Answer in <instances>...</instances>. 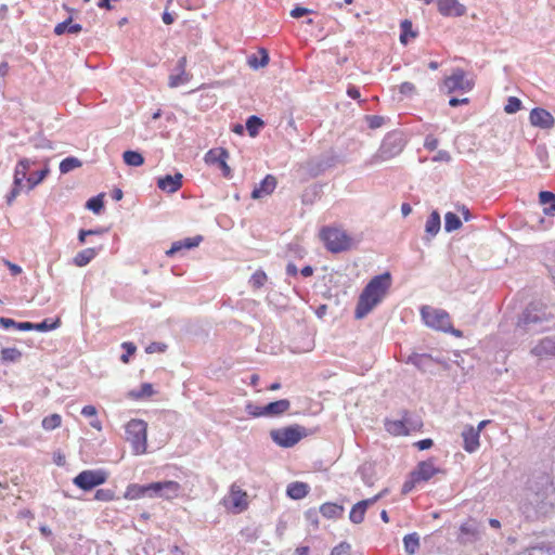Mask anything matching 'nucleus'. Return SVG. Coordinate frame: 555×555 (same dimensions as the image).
I'll return each mask as SVG.
<instances>
[{
	"label": "nucleus",
	"instance_id": "nucleus-1",
	"mask_svg": "<svg viewBox=\"0 0 555 555\" xmlns=\"http://www.w3.org/2000/svg\"><path fill=\"white\" fill-rule=\"evenodd\" d=\"M555 492L547 475L541 474L529 479L524 489L519 508L527 519L545 516L553 507Z\"/></svg>",
	"mask_w": 555,
	"mask_h": 555
},
{
	"label": "nucleus",
	"instance_id": "nucleus-2",
	"mask_svg": "<svg viewBox=\"0 0 555 555\" xmlns=\"http://www.w3.org/2000/svg\"><path fill=\"white\" fill-rule=\"evenodd\" d=\"M391 286L389 272L374 276L362 291L354 311L356 319H363L385 298Z\"/></svg>",
	"mask_w": 555,
	"mask_h": 555
},
{
	"label": "nucleus",
	"instance_id": "nucleus-3",
	"mask_svg": "<svg viewBox=\"0 0 555 555\" xmlns=\"http://www.w3.org/2000/svg\"><path fill=\"white\" fill-rule=\"evenodd\" d=\"M552 319L551 312L542 302H531L521 313L517 322V328L526 333L543 331V323Z\"/></svg>",
	"mask_w": 555,
	"mask_h": 555
},
{
	"label": "nucleus",
	"instance_id": "nucleus-4",
	"mask_svg": "<svg viewBox=\"0 0 555 555\" xmlns=\"http://www.w3.org/2000/svg\"><path fill=\"white\" fill-rule=\"evenodd\" d=\"M404 147V140L399 133H389L383 140L378 151L366 162V166H375L399 155Z\"/></svg>",
	"mask_w": 555,
	"mask_h": 555
},
{
	"label": "nucleus",
	"instance_id": "nucleus-5",
	"mask_svg": "<svg viewBox=\"0 0 555 555\" xmlns=\"http://www.w3.org/2000/svg\"><path fill=\"white\" fill-rule=\"evenodd\" d=\"M421 315L427 326L462 337V332L452 327L450 315L447 311L424 306L421 309Z\"/></svg>",
	"mask_w": 555,
	"mask_h": 555
},
{
	"label": "nucleus",
	"instance_id": "nucleus-6",
	"mask_svg": "<svg viewBox=\"0 0 555 555\" xmlns=\"http://www.w3.org/2000/svg\"><path fill=\"white\" fill-rule=\"evenodd\" d=\"M308 430L300 425H293L272 429L270 431L271 439L282 448H292L307 436Z\"/></svg>",
	"mask_w": 555,
	"mask_h": 555
},
{
	"label": "nucleus",
	"instance_id": "nucleus-7",
	"mask_svg": "<svg viewBox=\"0 0 555 555\" xmlns=\"http://www.w3.org/2000/svg\"><path fill=\"white\" fill-rule=\"evenodd\" d=\"M126 439L133 448L135 454L146 450V424L140 420H131L126 425Z\"/></svg>",
	"mask_w": 555,
	"mask_h": 555
},
{
	"label": "nucleus",
	"instance_id": "nucleus-8",
	"mask_svg": "<svg viewBox=\"0 0 555 555\" xmlns=\"http://www.w3.org/2000/svg\"><path fill=\"white\" fill-rule=\"evenodd\" d=\"M321 237L327 249L332 253H340L349 249L351 246V238L345 231L339 229H324Z\"/></svg>",
	"mask_w": 555,
	"mask_h": 555
},
{
	"label": "nucleus",
	"instance_id": "nucleus-9",
	"mask_svg": "<svg viewBox=\"0 0 555 555\" xmlns=\"http://www.w3.org/2000/svg\"><path fill=\"white\" fill-rule=\"evenodd\" d=\"M35 164V160L26 157H23L18 160L14 170L13 188L7 196V203L9 205H11L13 201L20 195L22 189L24 188V180L27 181V172L30 169V167Z\"/></svg>",
	"mask_w": 555,
	"mask_h": 555
},
{
	"label": "nucleus",
	"instance_id": "nucleus-10",
	"mask_svg": "<svg viewBox=\"0 0 555 555\" xmlns=\"http://www.w3.org/2000/svg\"><path fill=\"white\" fill-rule=\"evenodd\" d=\"M107 479V474L102 469H87L79 473L73 480L74 485L83 491L103 485Z\"/></svg>",
	"mask_w": 555,
	"mask_h": 555
},
{
	"label": "nucleus",
	"instance_id": "nucleus-11",
	"mask_svg": "<svg viewBox=\"0 0 555 555\" xmlns=\"http://www.w3.org/2000/svg\"><path fill=\"white\" fill-rule=\"evenodd\" d=\"M132 491H135L134 494L131 495V498L135 496H165L167 499L171 498V494L173 493V482L172 481H165V482H152L147 486H138L132 489Z\"/></svg>",
	"mask_w": 555,
	"mask_h": 555
},
{
	"label": "nucleus",
	"instance_id": "nucleus-12",
	"mask_svg": "<svg viewBox=\"0 0 555 555\" xmlns=\"http://www.w3.org/2000/svg\"><path fill=\"white\" fill-rule=\"evenodd\" d=\"M530 353L540 361L555 359V336H547L540 339L531 348Z\"/></svg>",
	"mask_w": 555,
	"mask_h": 555
},
{
	"label": "nucleus",
	"instance_id": "nucleus-13",
	"mask_svg": "<svg viewBox=\"0 0 555 555\" xmlns=\"http://www.w3.org/2000/svg\"><path fill=\"white\" fill-rule=\"evenodd\" d=\"M449 93L454 91H469L473 83L466 78L464 70L455 69L453 74L444 79L443 82Z\"/></svg>",
	"mask_w": 555,
	"mask_h": 555
},
{
	"label": "nucleus",
	"instance_id": "nucleus-14",
	"mask_svg": "<svg viewBox=\"0 0 555 555\" xmlns=\"http://www.w3.org/2000/svg\"><path fill=\"white\" fill-rule=\"evenodd\" d=\"M529 121L531 126L542 130H550L555 125V118L553 115L548 111L541 107L531 109L529 114Z\"/></svg>",
	"mask_w": 555,
	"mask_h": 555
},
{
	"label": "nucleus",
	"instance_id": "nucleus-15",
	"mask_svg": "<svg viewBox=\"0 0 555 555\" xmlns=\"http://www.w3.org/2000/svg\"><path fill=\"white\" fill-rule=\"evenodd\" d=\"M441 470L435 466L433 460L421 462L412 473L413 481H427Z\"/></svg>",
	"mask_w": 555,
	"mask_h": 555
},
{
	"label": "nucleus",
	"instance_id": "nucleus-16",
	"mask_svg": "<svg viewBox=\"0 0 555 555\" xmlns=\"http://www.w3.org/2000/svg\"><path fill=\"white\" fill-rule=\"evenodd\" d=\"M438 1V11L443 16H463L466 13V8L464 4L460 3L457 0H437Z\"/></svg>",
	"mask_w": 555,
	"mask_h": 555
},
{
	"label": "nucleus",
	"instance_id": "nucleus-17",
	"mask_svg": "<svg viewBox=\"0 0 555 555\" xmlns=\"http://www.w3.org/2000/svg\"><path fill=\"white\" fill-rule=\"evenodd\" d=\"M225 504L237 512L243 511L247 506L246 493L233 485L229 496L225 499Z\"/></svg>",
	"mask_w": 555,
	"mask_h": 555
},
{
	"label": "nucleus",
	"instance_id": "nucleus-18",
	"mask_svg": "<svg viewBox=\"0 0 555 555\" xmlns=\"http://www.w3.org/2000/svg\"><path fill=\"white\" fill-rule=\"evenodd\" d=\"M406 363L413 364L422 372H428L433 369L435 362H437L431 356L426 353H412L405 360Z\"/></svg>",
	"mask_w": 555,
	"mask_h": 555
},
{
	"label": "nucleus",
	"instance_id": "nucleus-19",
	"mask_svg": "<svg viewBox=\"0 0 555 555\" xmlns=\"http://www.w3.org/2000/svg\"><path fill=\"white\" fill-rule=\"evenodd\" d=\"M462 437L464 440L463 447H464L465 451L473 453L479 448L480 435L478 434V430H475V427L466 426L462 433Z\"/></svg>",
	"mask_w": 555,
	"mask_h": 555
},
{
	"label": "nucleus",
	"instance_id": "nucleus-20",
	"mask_svg": "<svg viewBox=\"0 0 555 555\" xmlns=\"http://www.w3.org/2000/svg\"><path fill=\"white\" fill-rule=\"evenodd\" d=\"M276 186V179L271 176V175H268L260 183L259 185H257L253 192H251V197L255 198V199H258V198H261L266 195H269L271 194L274 189Z\"/></svg>",
	"mask_w": 555,
	"mask_h": 555
},
{
	"label": "nucleus",
	"instance_id": "nucleus-21",
	"mask_svg": "<svg viewBox=\"0 0 555 555\" xmlns=\"http://www.w3.org/2000/svg\"><path fill=\"white\" fill-rule=\"evenodd\" d=\"M291 408V401L287 399H281L278 401H273L263 406L264 417H276L285 412H287Z\"/></svg>",
	"mask_w": 555,
	"mask_h": 555
},
{
	"label": "nucleus",
	"instance_id": "nucleus-22",
	"mask_svg": "<svg viewBox=\"0 0 555 555\" xmlns=\"http://www.w3.org/2000/svg\"><path fill=\"white\" fill-rule=\"evenodd\" d=\"M409 413L404 412V415L401 420L397 421H386L385 428L388 433L392 435H408L409 434Z\"/></svg>",
	"mask_w": 555,
	"mask_h": 555
},
{
	"label": "nucleus",
	"instance_id": "nucleus-23",
	"mask_svg": "<svg viewBox=\"0 0 555 555\" xmlns=\"http://www.w3.org/2000/svg\"><path fill=\"white\" fill-rule=\"evenodd\" d=\"M269 54L267 50L260 49L257 53H254L247 57V64L250 68L257 70L268 65Z\"/></svg>",
	"mask_w": 555,
	"mask_h": 555
},
{
	"label": "nucleus",
	"instance_id": "nucleus-24",
	"mask_svg": "<svg viewBox=\"0 0 555 555\" xmlns=\"http://www.w3.org/2000/svg\"><path fill=\"white\" fill-rule=\"evenodd\" d=\"M73 20L72 17H68L67 20H65L64 22L62 23H59L55 27H54V34L57 35V36H61L65 33H69V34H78L82 30V27L80 24H72Z\"/></svg>",
	"mask_w": 555,
	"mask_h": 555
},
{
	"label": "nucleus",
	"instance_id": "nucleus-25",
	"mask_svg": "<svg viewBox=\"0 0 555 555\" xmlns=\"http://www.w3.org/2000/svg\"><path fill=\"white\" fill-rule=\"evenodd\" d=\"M309 492V487L304 482H292L287 487V495L294 500H300L305 498Z\"/></svg>",
	"mask_w": 555,
	"mask_h": 555
},
{
	"label": "nucleus",
	"instance_id": "nucleus-26",
	"mask_svg": "<svg viewBox=\"0 0 555 555\" xmlns=\"http://www.w3.org/2000/svg\"><path fill=\"white\" fill-rule=\"evenodd\" d=\"M440 215L437 211H433L426 220L425 231L428 235L435 236L440 231Z\"/></svg>",
	"mask_w": 555,
	"mask_h": 555
},
{
	"label": "nucleus",
	"instance_id": "nucleus-27",
	"mask_svg": "<svg viewBox=\"0 0 555 555\" xmlns=\"http://www.w3.org/2000/svg\"><path fill=\"white\" fill-rule=\"evenodd\" d=\"M96 256V250L94 248H86L76 254L74 257V263L77 267L87 266L94 257Z\"/></svg>",
	"mask_w": 555,
	"mask_h": 555
},
{
	"label": "nucleus",
	"instance_id": "nucleus-28",
	"mask_svg": "<svg viewBox=\"0 0 555 555\" xmlns=\"http://www.w3.org/2000/svg\"><path fill=\"white\" fill-rule=\"evenodd\" d=\"M344 507L336 503H324L320 507V513L326 518H337L341 516Z\"/></svg>",
	"mask_w": 555,
	"mask_h": 555
},
{
	"label": "nucleus",
	"instance_id": "nucleus-29",
	"mask_svg": "<svg viewBox=\"0 0 555 555\" xmlns=\"http://www.w3.org/2000/svg\"><path fill=\"white\" fill-rule=\"evenodd\" d=\"M49 171H50V169H49L48 165H46L43 169L30 175L27 178V184H26L27 190L30 191L34 188H36L38 184H40L44 180V178L48 176Z\"/></svg>",
	"mask_w": 555,
	"mask_h": 555
},
{
	"label": "nucleus",
	"instance_id": "nucleus-30",
	"mask_svg": "<svg viewBox=\"0 0 555 555\" xmlns=\"http://www.w3.org/2000/svg\"><path fill=\"white\" fill-rule=\"evenodd\" d=\"M203 242L202 235H195L193 237H186L180 241H176V253L181 249H192L197 247Z\"/></svg>",
	"mask_w": 555,
	"mask_h": 555
},
{
	"label": "nucleus",
	"instance_id": "nucleus-31",
	"mask_svg": "<svg viewBox=\"0 0 555 555\" xmlns=\"http://www.w3.org/2000/svg\"><path fill=\"white\" fill-rule=\"evenodd\" d=\"M122 159L128 166L132 167H139L144 163V157L137 151L124 152Z\"/></svg>",
	"mask_w": 555,
	"mask_h": 555
},
{
	"label": "nucleus",
	"instance_id": "nucleus-32",
	"mask_svg": "<svg viewBox=\"0 0 555 555\" xmlns=\"http://www.w3.org/2000/svg\"><path fill=\"white\" fill-rule=\"evenodd\" d=\"M404 550L408 554H414L420 547V537L417 533H410L403 538Z\"/></svg>",
	"mask_w": 555,
	"mask_h": 555
},
{
	"label": "nucleus",
	"instance_id": "nucleus-33",
	"mask_svg": "<svg viewBox=\"0 0 555 555\" xmlns=\"http://www.w3.org/2000/svg\"><path fill=\"white\" fill-rule=\"evenodd\" d=\"M82 163L77 157H66L60 164L61 173L65 175L81 167Z\"/></svg>",
	"mask_w": 555,
	"mask_h": 555
},
{
	"label": "nucleus",
	"instance_id": "nucleus-34",
	"mask_svg": "<svg viewBox=\"0 0 555 555\" xmlns=\"http://www.w3.org/2000/svg\"><path fill=\"white\" fill-rule=\"evenodd\" d=\"M263 126V121L261 118L253 115L249 116L246 120V129L250 137H256L259 132V129Z\"/></svg>",
	"mask_w": 555,
	"mask_h": 555
},
{
	"label": "nucleus",
	"instance_id": "nucleus-35",
	"mask_svg": "<svg viewBox=\"0 0 555 555\" xmlns=\"http://www.w3.org/2000/svg\"><path fill=\"white\" fill-rule=\"evenodd\" d=\"M0 358L2 362H18L22 358V352L17 348H3Z\"/></svg>",
	"mask_w": 555,
	"mask_h": 555
},
{
	"label": "nucleus",
	"instance_id": "nucleus-36",
	"mask_svg": "<svg viewBox=\"0 0 555 555\" xmlns=\"http://www.w3.org/2000/svg\"><path fill=\"white\" fill-rule=\"evenodd\" d=\"M366 508L362 506L359 502L354 504L350 511L349 519L351 522L358 525L364 520Z\"/></svg>",
	"mask_w": 555,
	"mask_h": 555
},
{
	"label": "nucleus",
	"instance_id": "nucleus-37",
	"mask_svg": "<svg viewBox=\"0 0 555 555\" xmlns=\"http://www.w3.org/2000/svg\"><path fill=\"white\" fill-rule=\"evenodd\" d=\"M462 222L460 218L453 212H447L444 216V229L447 232H452L460 229Z\"/></svg>",
	"mask_w": 555,
	"mask_h": 555
},
{
	"label": "nucleus",
	"instance_id": "nucleus-38",
	"mask_svg": "<svg viewBox=\"0 0 555 555\" xmlns=\"http://www.w3.org/2000/svg\"><path fill=\"white\" fill-rule=\"evenodd\" d=\"M539 199L542 205H550V208H547L545 211L546 214H550L552 211H555V194L548 191H541L539 193Z\"/></svg>",
	"mask_w": 555,
	"mask_h": 555
},
{
	"label": "nucleus",
	"instance_id": "nucleus-39",
	"mask_svg": "<svg viewBox=\"0 0 555 555\" xmlns=\"http://www.w3.org/2000/svg\"><path fill=\"white\" fill-rule=\"evenodd\" d=\"M61 416L59 414H51L42 420V427L46 430H52L61 425Z\"/></svg>",
	"mask_w": 555,
	"mask_h": 555
},
{
	"label": "nucleus",
	"instance_id": "nucleus-40",
	"mask_svg": "<svg viewBox=\"0 0 555 555\" xmlns=\"http://www.w3.org/2000/svg\"><path fill=\"white\" fill-rule=\"evenodd\" d=\"M86 207L92 210L94 214H100L103 208V195L93 196L86 203Z\"/></svg>",
	"mask_w": 555,
	"mask_h": 555
},
{
	"label": "nucleus",
	"instance_id": "nucleus-41",
	"mask_svg": "<svg viewBox=\"0 0 555 555\" xmlns=\"http://www.w3.org/2000/svg\"><path fill=\"white\" fill-rule=\"evenodd\" d=\"M152 395H153V386H152V384H149V383L142 384L139 391L132 390L130 392V396L134 399H141V398L150 397Z\"/></svg>",
	"mask_w": 555,
	"mask_h": 555
},
{
	"label": "nucleus",
	"instance_id": "nucleus-42",
	"mask_svg": "<svg viewBox=\"0 0 555 555\" xmlns=\"http://www.w3.org/2000/svg\"><path fill=\"white\" fill-rule=\"evenodd\" d=\"M525 555H555V546H533Z\"/></svg>",
	"mask_w": 555,
	"mask_h": 555
},
{
	"label": "nucleus",
	"instance_id": "nucleus-43",
	"mask_svg": "<svg viewBox=\"0 0 555 555\" xmlns=\"http://www.w3.org/2000/svg\"><path fill=\"white\" fill-rule=\"evenodd\" d=\"M228 152L221 150L218 152V165L220 166L224 177L230 178L231 169L227 164Z\"/></svg>",
	"mask_w": 555,
	"mask_h": 555
},
{
	"label": "nucleus",
	"instance_id": "nucleus-44",
	"mask_svg": "<svg viewBox=\"0 0 555 555\" xmlns=\"http://www.w3.org/2000/svg\"><path fill=\"white\" fill-rule=\"evenodd\" d=\"M461 533L462 534H465V535H470L472 537V540H475L477 539L478 537V529H477V526L475 525L474 521H467V522H464L461 528Z\"/></svg>",
	"mask_w": 555,
	"mask_h": 555
},
{
	"label": "nucleus",
	"instance_id": "nucleus-45",
	"mask_svg": "<svg viewBox=\"0 0 555 555\" xmlns=\"http://www.w3.org/2000/svg\"><path fill=\"white\" fill-rule=\"evenodd\" d=\"M267 281V274L263 272V271H256L250 280H249V284L254 287V288H260L261 286H263V284L266 283Z\"/></svg>",
	"mask_w": 555,
	"mask_h": 555
},
{
	"label": "nucleus",
	"instance_id": "nucleus-46",
	"mask_svg": "<svg viewBox=\"0 0 555 555\" xmlns=\"http://www.w3.org/2000/svg\"><path fill=\"white\" fill-rule=\"evenodd\" d=\"M521 107V101L516 98V96H509L507 99V103L504 107V111L507 113V114H514L516 112H518Z\"/></svg>",
	"mask_w": 555,
	"mask_h": 555
},
{
	"label": "nucleus",
	"instance_id": "nucleus-47",
	"mask_svg": "<svg viewBox=\"0 0 555 555\" xmlns=\"http://www.w3.org/2000/svg\"><path fill=\"white\" fill-rule=\"evenodd\" d=\"M157 185L163 191L173 193V176L167 175L166 177L160 178L157 182Z\"/></svg>",
	"mask_w": 555,
	"mask_h": 555
},
{
	"label": "nucleus",
	"instance_id": "nucleus-48",
	"mask_svg": "<svg viewBox=\"0 0 555 555\" xmlns=\"http://www.w3.org/2000/svg\"><path fill=\"white\" fill-rule=\"evenodd\" d=\"M245 411L248 413L249 416H253V417L264 416L263 406H259V405L255 404L254 402H247L245 405Z\"/></svg>",
	"mask_w": 555,
	"mask_h": 555
},
{
	"label": "nucleus",
	"instance_id": "nucleus-49",
	"mask_svg": "<svg viewBox=\"0 0 555 555\" xmlns=\"http://www.w3.org/2000/svg\"><path fill=\"white\" fill-rule=\"evenodd\" d=\"M121 347H122V349L126 350V353L121 354L120 361L122 363H128L129 362V357L132 356L135 352L137 347H135V345L133 343H129V341L122 343Z\"/></svg>",
	"mask_w": 555,
	"mask_h": 555
},
{
	"label": "nucleus",
	"instance_id": "nucleus-50",
	"mask_svg": "<svg viewBox=\"0 0 555 555\" xmlns=\"http://www.w3.org/2000/svg\"><path fill=\"white\" fill-rule=\"evenodd\" d=\"M59 325H60L59 320H56L52 323H49V320H44L40 323H34V330L39 331V332H47V331L56 328Z\"/></svg>",
	"mask_w": 555,
	"mask_h": 555
},
{
	"label": "nucleus",
	"instance_id": "nucleus-51",
	"mask_svg": "<svg viewBox=\"0 0 555 555\" xmlns=\"http://www.w3.org/2000/svg\"><path fill=\"white\" fill-rule=\"evenodd\" d=\"M412 28V23L408 20H404L401 22V29H402V33L400 35V41L402 43H406V37H408V34H410L412 37H415V33H413L411 30Z\"/></svg>",
	"mask_w": 555,
	"mask_h": 555
},
{
	"label": "nucleus",
	"instance_id": "nucleus-52",
	"mask_svg": "<svg viewBox=\"0 0 555 555\" xmlns=\"http://www.w3.org/2000/svg\"><path fill=\"white\" fill-rule=\"evenodd\" d=\"M351 546L347 542H340L334 546L330 555H350Z\"/></svg>",
	"mask_w": 555,
	"mask_h": 555
},
{
	"label": "nucleus",
	"instance_id": "nucleus-53",
	"mask_svg": "<svg viewBox=\"0 0 555 555\" xmlns=\"http://www.w3.org/2000/svg\"><path fill=\"white\" fill-rule=\"evenodd\" d=\"M415 90V86L409 81L402 82L399 87V92L404 96H412Z\"/></svg>",
	"mask_w": 555,
	"mask_h": 555
},
{
	"label": "nucleus",
	"instance_id": "nucleus-54",
	"mask_svg": "<svg viewBox=\"0 0 555 555\" xmlns=\"http://www.w3.org/2000/svg\"><path fill=\"white\" fill-rule=\"evenodd\" d=\"M168 346L164 343H151L146 348L145 351L147 353H155V352H164L166 351Z\"/></svg>",
	"mask_w": 555,
	"mask_h": 555
},
{
	"label": "nucleus",
	"instance_id": "nucleus-55",
	"mask_svg": "<svg viewBox=\"0 0 555 555\" xmlns=\"http://www.w3.org/2000/svg\"><path fill=\"white\" fill-rule=\"evenodd\" d=\"M387 492V490H383L382 492H379L378 494H376L375 496L373 498H370V499H366V500H362L360 501L359 503L364 506V508H369L370 506H372L373 504H375L379 499H382L385 493Z\"/></svg>",
	"mask_w": 555,
	"mask_h": 555
},
{
	"label": "nucleus",
	"instance_id": "nucleus-56",
	"mask_svg": "<svg viewBox=\"0 0 555 555\" xmlns=\"http://www.w3.org/2000/svg\"><path fill=\"white\" fill-rule=\"evenodd\" d=\"M452 160V156L448 151L440 150L436 153V155L433 157V162H443V163H450Z\"/></svg>",
	"mask_w": 555,
	"mask_h": 555
},
{
	"label": "nucleus",
	"instance_id": "nucleus-57",
	"mask_svg": "<svg viewBox=\"0 0 555 555\" xmlns=\"http://www.w3.org/2000/svg\"><path fill=\"white\" fill-rule=\"evenodd\" d=\"M367 121H369L370 128L376 129V128H379L384 124L385 118L382 116L373 115V116H367Z\"/></svg>",
	"mask_w": 555,
	"mask_h": 555
},
{
	"label": "nucleus",
	"instance_id": "nucleus-58",
	"mask_svg": "<svg viewBox=\"0 0 555 555\" xmlns=\"http://www.w3.org/2000/svg\"><path fill=\"white\" fill-rule=\"evenodd\" d=\"M94 499L98 501H109L113 499V493L111 490L100 489L95 492Z\"/></svg>",
	"mask_w": 555,
	"mask_h": 555
},
{
	"label": "nucleus",
	"instance_id": "nucleus-59",
	"mask_svg": "<svg viewBox=\"0 0 555 555\" xmlns=\"http://www.w3.org/2000/svg\"><path fill=\"white\" fill-rule=\"evenodd\" d=\"M438 144H439V142L435 137L428 135L425 139L424 147L429 151H435L438 147Z\"/></svg>",
	"mask_w": 555,
	"mask_h": 555
},
{
	"label": "nucleus",
	"instance_id": "nucleus-60",
	"mask_svg": "<svg viewBox=\"0 0 555 555\" xmlns=\"http://www.w3.org/2000/svg\"><path fill=\"white\" fill-rule=\"evenodd\" d=\"M310 11L306 8L297 7L291 11V16L294 18H299L306 14H308Z\"/></svg>",
	"mask_w": 555,
	"mask_h": 555
},
{
	"label": "nucleus",
	"instance_id": "nucleus-61",
	"mask_svg": "<svg viewBox=\"0 0 555 555\" xmlns=\"http://www.w3.org/2000/svg\"><path fill=\"white\" fill-rule=\"evenodd\" d=\"M188 81H189V74H186L184 70H181L180 74L176 73V80H175L176 87L183 85Z\"/></svg>",
	"mask_w": 555,
	"mask_h": 555
},
{
	"label": "nucleus",
	"instance_id": "nucleus-62",
	"mask_svg": "<svg viewBox=\"0 0 555 555\" xmlns=\"http://www.w3.org/2000/svg\"><path fill=\"white\" fill-rule=\"evenodd\" d=\"M81 414L86 417H94L96 415V409L93 405H85L81 410Z\"/></svg>",
	"mask_w": 555,
	"mask_h": 555
},
{
	"label": "nucleus",
	"instance_id": "nucleus-63",
	"mask_svg": "<svg viewBox=\"0 0 555 555\" xmlns=\"http://www.w3.org/2000/svg\"><path fill=\"white\" fill-rule=\"evenodd\" d=\"M16 325H17V322H15L13 319H9V318H0V326H2L3 328H10V327H15L16 328Z\"/></svg>",
	"mask_w": 555,
	"mask_h": 555
},
{
	"label": "nucleus",
	"instance_id": "nucleus-64",
	"mask_svg": "<svg viewBox=\"0 0 555 555\" xmlns=\"http://www.w3.org/2000/svg\"><path fill=\"white\" fill-rule=\"evenodd\" d=\"M5 264L13 275H18L22 273V268L20 266L12 263L8 260L5 261Z\"/></svg>",
	"mask_w": 555,
	"mask_h": 555
}]
</instances>
